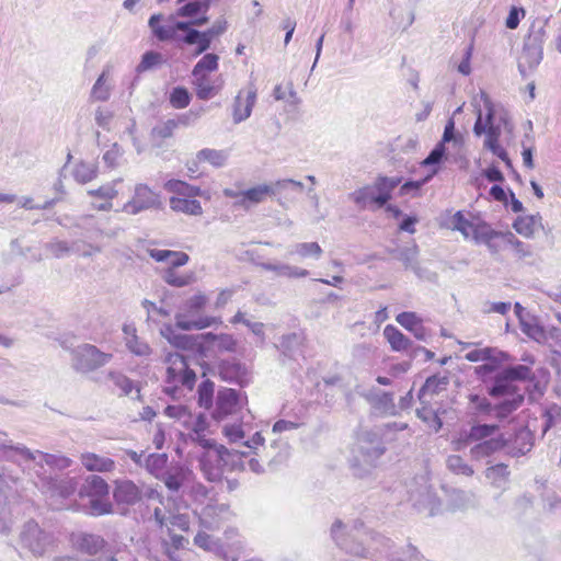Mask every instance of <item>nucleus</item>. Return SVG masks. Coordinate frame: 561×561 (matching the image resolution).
I'll use <instances>...</instances> for the list:
<instances>
[{
  "label": "nucleus",
  "instance_id": "f257e3e1",
  "mask_svg": "<svg viewBox=\"0 0 561 561\" xmlns=\"http://www.w3.org/2000/svg\"><path fill=\"white\" fill-rule=\"evenodd\" d=\"M442 226L458 231L465 239L471 238L476 243H483L490 253L504 261H520L531 254L529 245L519 241L511 231H495L481 215L468 210L447 211Z\"/></svg>",
  "mask_w": 561,
  "mask_h": 561
},
{
  "label": "nucleus",
  "instance_id": "f03ea898",
  "mask_svg": "<svg viewBox=\"0 0 561 561\" xmlns=\"http://www.w3.org/2000/svg\"><path fill=\"white\" fill-rule=\"evenodd\" d=\"M154 518L158 526L163 530L164 536L160 539L162 552L170 561H183L181 551L186 550L190 545L188 538L176 534V529L183 534L190 531V517L185 514L171 515L168 518L161 514L159 507L154 511Z\"/></svg>",
  "mask_w": 561,
  "mask_h": 561
},
{
  "label": "nucleus",
  "instance_id": "7ed1b4c3",
  "mask_svg": "<svg viewBox=\"0 0 561 561\" xmlns=\"http://www.w3.org/2000/svg\"><path fill=\"white\" fill-rule=\"evenodd\" d=\"M199 469L210 482H219L226 473L243 469L241 456L237 450L216 444L204 449L199 458Z\"/></svg>",
  "mask_w": 561,
  "mask_h": 561
},
{
  "label": "nucleus",
  "instance_id": "20e7f679",
  "mask_svg": "<svg viewBox=\"0 0 561 561\" xmlns=\"http://www.w3.org/2000/svg\"><path fill=\"white\" fill-rule=\"evenodd\" d=\"M164 188L171 193L169 207L176 213H183L191 216H201L204 210L198 197L210 199L208 192L199 186L191 185L188 182L180 179H170L165 182Z\"/></svg>",
  "mask_w": 561,
  "mask_h": 561
},
{
  "label": "nucleus",
  "instance_id": "39448f33",
  "mask_svg": "<svg viewBox=\"0 0 561 561\" xmlns=\"http://www.w3.org/2000/svg\"><path fill=\"white\" fill-rule=\"evenodd\" d=\"M470 454L474 459H481L494 455L506 446V439L499 433L496 424H476L470 427L469 433L463 440L458 442L457 449L466 445L473 444Z\"/></svg>",
  "mask_w": 561,
  "mask_h": 561
},
{
  "label": "nucleus",
  "instance_id": "423d86ee",
  "mask_svg": "<svg viewBox=\"0 0 561 561\" xmlns=\"http://www.w3.org/2000/svg\"><path fill=\"white\" fill-rule=\"evenodd\" d=\"M289 186L297 191H302L304 188L301 181L283 179L274 182L273 184H261L240 192L227 188L225 190V196L234 198L239 207L249 209L253 207V205L267 201L275 196L277 192Z\"/></svg>",
  "mask_w": 561,
  "mask_h": 561
},
{
  "label": "nucleus",
  "instance_id": "0eeeda50",
  "mask_svg": "<svg viewBox=\"0 0 561 561\" xmlns=\"http://www.w3.org/2000/svg\"><path fill=\"white\" fill-rule=\"evenodd\" d=\"M207 304L208 298L205 294H195L185 302V312L175 316L176 325L183 330H199L220 322L216 317L199 314Z\"/></svg>",
  "mask_w": 561,
  "mask_h": 561
},
{
  "label": "nucleus",
  "instance_id": "6e6552de",
  "mask_svg": "<svg viewBox=\"0 0 561 561\" xmlns=\"http://www.w3.org/2000/svg\"><path fill=\"white\" fill-rule=\"evenodd\" d=\"M79 495L89 497L91 515L100 516L112 513L113 505L108 501V483L98 474L85 480Z\"/></svg>",
  "mask_w": 561,
  "mask_h": 561
},
{
  "label": "nucleus",
  "instance_id": "1a4fd4ad",
  "mask_svg": "<svg viewBox=\"0 0 561 561\" xmlns=\"http://www.w3.org/2000/svg\"><path fill=\"white\" fill-rule=\"evenodd\" d=\"M167 381L174 388L179 385L193 389L196 381V375L190 369L187 360L181 354H169L167 357Z\"/></svg>",
  "mask_w": 561,
  "mask_h": 561
},
{
  "label": "nucleus",
  "instance_id": "9d476101",
  "mask_svg": "<svg viewBox=\"0 0 561 561\" xmlns=\"http://www.w3.org/2000/svg\"><path fill=\"white\" fill-rule=\"evenodd\" d=\"M248 398L233 389H221L218 391L216 407L213 412L215 419L221 420L236 414L247 404Z\"/></svg>",
  "mask_w": 561,
  "mask_h": 561
},
{
  "label": "nucleus",
  "instance_id": "9b49d317",
  "mask_svg": "<svg viewBox=\"0 0 561 561\" xmlns=\"http://www.w3.org/2000/svg\"><path fill=\"white\" fill-rule=\"evenodd\" d=\"M159 203V193L151 190L148 185L138 184L134 196L125 204L124 209L127 213L137 214L141 210L158 207Z\"/></svg>",
  "mask_w": 561,
  "mask_h": 561
},
{
  "label": "nucleus",
  "instance_id": "f8f14e48",
  "mask_svg": "<svg viewBox=\"0 0 561 561\" xmlns=\"http://www.w3.org/2000/svg\"><path fill=\"white\" fill-rule=\"evenodd\" d=\"M198 345L201 350L219 351V352H234L237 350V340L231 334L220 333H204L195 337L194 344Z\"/></svg>",
  "mask_w": 561,
  "mask_h": 561
},
{
  "label": "nucleus",
  "instance_id": "ddd939ff",
  "mask_svg": "<svg viewBox=\"0 0 561 561\" xmlns=\"http://www.w3.org/2000/svg\"><path fill=\"white\" fill-rule=\"evenodd\" d=\"M163 20L161 13H154L149 19V26L152 31L154 37L158 41L167 42L176 39V32L182 31L185 32L188 30V22L185 21H176L170 24H161L160 21Z\"/></svg>",
  "mask_w": 561,
  "mask_h": 561
},
{
  "label": "nucleus",
  "instance_id": "4468645a",
  "mask_svg": "<svg viewBox=\"0 0 561 561\" xmlns=\"http://www.w3.org/2000/svg\"><path fill=\"white\" fill-rule=\"evenodd\" d=\"M111 355L102 353L96 346L87 344L77 353V365L81 369L92 370L108 362Z\"/></svg>",
  "mask_w": 561,
  "mask_h": 561
},
{
  "label": "nucleus",
  "instance_id": "2eb2a0df",
  "mask_svg": "<svg viewBox=\"0 0 561 561\" xmlns=\"http://www.w3.org/2000/svg\"><path fill=\"white\" fill-rule=\"evenodd\" d=\"M69 539L75 550L89 557H94L105 547V540L98 535L71 534Z\"/></svg>",
  "mask_w": 561,
  "mask_h": 561
},
{
  "label": "nucleus",
  "instance_id": "dca6fc26",
  "mask_svg": "<svg viewBox=\"0 0 561 561\" xmlns=\"http://www.w3.org/2000/svg\"><path fill=\"white\" fill-rule=\"evenodd\" d=\"M209 7V1H188L178 9L176 15L180 18L193 19L191 22H188L190 25H203L209 21L207 16Z\"/></svg>",
  "mask_w": 561,
  "mask_h": 561
},
{
  "label": "nucleus",
  "instance_id": "f3484780",
  "mask_svg": "<svg viewBox=\"0 0 561 561\" xmlns=\"http://www.w3.org/2000/svg\"><path fill=\"white\" fill-rule=\"evenodd\" d=\"M231 517V512L227 505H207L201 514V524L208 528H220Z\"/></svg>",
  "mask_w": 561,
  "mask_h": 561
},
{
  "label": "nucleus",
  "instance_id": "a211bd4d",
  "mask_svg": "<svg viewBox=\"0 0 561 561\" xmlns=\"http://www.w3.org/2000/svg\"><path fill=\"white\" fill-rule=\"evenodd\" d=\"M193 76V85L196 92V96L199 100H209L216 95H218L221 87L222 80L220 78L213 79L210 75L199 73L192 75Z\"/></svg>",
  "mask_w": 561,
  "mask_h": 561
},
{
  "label": "nucleus",
  "instance_id": "6ab92c4d",
  "mask_svg": "<svg viewBox=\"0 0 561 561\" xmlns=\"http://www.w3.org/2000/svg\"><path fill=\"white\" fill-rule=\"evenodd\" d=\"M402 182L401 178L378 176L374 182V190L377 193L375 207L382 208L392 198V193Z\"/></svg>",
  "mask_w": 561,
  "mask_h": 561
},
{
  "label": "nucleus",
  "instance_id": "aec40b11",
  "mask_svg": "<svg viewBox=\"0 0 561 561\" xmlns=\"http://www.w3.org/2000/svg\"><path fill=\"white\" fill-rule=\"evenodd\" d=\"M113 496L117 504L134 505L140 501L141 492L133 481L121 480L115 482Z\"/></svg>",
  "mask_w": 561,
  "mask_h": 561
},
{
  "label": "nucleus",
  "instance_id": "412c9836",
  "mask_svg": "<svg viewBox=\"0 0 561 561\" xmlns=\"http://www.w3.org/2000/svg\"><path fill=\"white\" fill-rule=\"evenodd\" d=\"M256 100V90L250 88L247 91H239L233 104V119L239 123L251 115V108Z\"/></svg>",
  "mask_w": 561,
  "mask_h": 561
},
{
  "label": "nucleus",
  "instance_id": "4be33fe9",
  "mask_svg": "<svg viewBox=\"0 0 561 561\" xmlns=\"http://www.w3.org/2000/svg\"><path fill=\"white\" fill-rule=\"evenodd\" d=\"M119 181L108 182L95 190H89L88 195L101 199L100 203L93 204V209L96 210H110L112 208V201L117 197L119 191L116 185Z\"/></svg>",
  "mask_w": 561,
  "mask_h": 561
},
{
  "label": "nucleus",
  "instance_id": "5701e85b",
  "mask_svg": "<svg viewBox=\"0 0 561 561\" xmlns=\"http://www.w3.org/2000/svg\"><path fill=\"white\" fill-rule=\"evenodd\" d=\"M149 255L157 262H168V268H178L185 266L190 262V256L185 252L168 249H149Z\"/></svg>",
  "mask_w": 561,
  "mask_h": 561
},
{
  "label": "nucleus",
  "instance_id": "b1692460",
  "mask_svg": "<svg viewBox=\"0 0 561 561\" xmlns=\"http://www.w3.org/2000/svg\"><path fill=\"white\" fill-rule=\"evenodd\" d=\"M185 33L186 34L182 38V42L188 45H197L193 56H199L201 54L207 51L211 46V42L214 38L207 30L199 32L195 28L190 27L188 22V30H186Z\"/></svg>",
  "mask_w": 561,
  "mask_h": 561
},
{
  "label": "nucleus",
  "instance_id": "393cba45",
  "mask_svg": "<svg viewBox=\"0 0 561 561\" xmlns=\"http://www.w3.org/2000/svg\"><path fill=\"white\" fill-rule=\"evenodd\" d=\"M208 427L207 419L203 414L197 415L191 425V439L204 449L215 444L211 438L207 437Z\"/></svg>",
  "mask_w": 561,
  "mask_h": 561
},
{
  "label": "nucleus",
  "instance_id": "a878e982",
  "mask_svg": "<svg viewBox=\"0 0 561 561\" xmlns=\"http://www.w3.org/2000/svg\"><path fill=\"white\" fill-rule=\"evenodd\" d=\"M80 460L88 471L108 472L115 468V461L113 459L92 454V451L82 454Z\"/></svg>",
  "mask_w": 561,
  "mask_h": 561
},
{
  "label": "nucleus",
  "instance_id": "bb28decb",
  "mask_svg": "<svg viewBox=\"0 0 561 561\" xmlns=\"http://www.w3.org/2000/svg\"><path fill=\"white\" fill-rule=\"evenodd\" d=\"M396 321L409 332H412L416 339H424L425 329L423 320L415 312L403 311L396 316Z\"/></svg>",
  "mask_w": 561,
  "mask_h": 561
},
{
  "label": "nucleus",
  "instance_id": "cd10ccee",
  "mask_svg": "<svg viewBox=\"0 0 561 561\" xmlns=\"http://www.w3.org/2000/svg\"><path fill=\"white\" fill-rule=\"evenodd\" d=\"M382 335L390 344L392 351L402 352L411 347L412 342L393 324H387L382 330Z\"/></svg>",
  "mask_w": 561,
  "mask_h": 561
},
{
  "label": "nucleus",
  "instance_id": "c85d7f7f",
  "mask_svg": "<svg viewBox=\"0 0 561 561\" xmlns=\"http://www.w3.org/2000/svg\"><path fill=\"white\" fill-rule=\"evenodd\" d=\"M499 136V129L495 128L494 125H490L485 133L484 146L488 147L493 154L504 160L507 165H511V159L508 158L504 147L500 145Z\"/></svg>",
  "mask_w": 561,
  "mask_h": 561
},
{
  "label": "nucleus",
  "instance_id": "c756f323",
  "mask_svg": "<svg viewBox=\"0 0 561 561\" xmlns=\"http://www.w3.org/2000/svg\"><path fill=\"white\" fill-rule=\"evenodd\" d=\"M539 215H522L515 219L513 227L517 233L524 237H531L541 225Z\"/></svg>",
  "mask_w": 561,
  "mask_h": 561
},
{
  "label": "nucleus",
  "instance_id": "7c9ffc66",
  "mask_svg": "<svg viewBox=\"0 0 561 561\" xmlns=\"http://www.w3.org/2000/svg\"><path fill=\"white\" fill-rule=\"evenodd\" d=\"M525 401V396L520 392L513 393L508 398H506L503 402L495 404L493 407V411L495 412V416L499 419H505L513 412L519 408Z\"/></svg>",
  "mask_w": 561,
  "mask_h": 561
},
{
  "label": "nucleus",
  "instance_id": "2f4dec72",
  "mask_svg": "<svg viewBox=\"0 0 561 561\" xmlns=\"http://www.w3.org/2000/svg\"><path fill=\"white\" fill-rule=\"evenodd\" d=\"M199 159L203 160L204 165L208 164L213 168H222L228 163L229 152L227 150H217L206 147L199 150Z\"/></svg>",
  "mask_w": 561,
  "mask_h": 561
},
{
  "label": "nucleus",
  "instance_id": "473e14b6",
  "mask_svg": "<svg viewBox=\"0 0 561 561\" xmlns=\"http://www.w3.org/2000/svg\"><path fill=\"white\" fill-rule=\"evenodd\" d=\"M188 471L182 468H174L162 476V480L171 492L181 490L183 483L187 480Z\"/></svg>",
  "mask_w": 561,
  "mask_h": 561
},
{
  "label": "nucleus",
  "instance_id": "72a5a7b5",
  "mask_svg": "<svg viewBox=\"0 0 561 561\" xmlns=\"http://www.w3.org/2000/svg\"><path fill=\"white\" fill-rule=\"evenodd\" d=\"M160 333L168 339L169 343L180 348H191L194 345L195 337L190 335L175 334L171 324L161 328Z\"/></svg>",
  "mask_w": 561,
  "mask_h": 561
},
{
  "label": "nucleus",
  "instance_id": "f704fd0d",
  "mask_svg": "<svg viewBox=\"0 0 561 561\" xmlns=\"http://www.w3.org/2000/svg\"><path fill=\"white\" fill-rule=\"evenodd\" d=\"M218 68L219 56L214 53H208L198 59V61L193 67L192 75H199L201 72L210 75L211 72L217 71Z\"/></svg>",
  "mask_w": 561,
  "mask_h": 561
},
{
  "label": "nucleus",
  "instance_id": "c9c22d12",
  "mask_svg": "<svg viewBox=\"0 0 561 561\" xmlns=\"http://www.w3.org/2000/svg\"><path fill=\"white\" fill-rule=\"evenodd\" d=\"M195 279L194 274H180L176 268H165L163 272V280L172 287H186Z\"/></svg>",
  "mask_w": 561,
  "mask_h": 561
},
{
  "label": "nucleus",
  "instance_id": "e433bc0d",
  "mask_svg": "<svg viewBox=\"0 0 561 561\" xmlns=\"http://www.w3.org/2000/svg\"><path fill=\"white\" fill-rule=\"evenodd\" d=\"M98 176V165L89 162H79L73 169V178L79 183H88Z\"/></svg>",
  "mask_w": 561,
  "mask_h": 561
},
{
  "label": "nucleus",
  "instance_id": "4c0bfd02",
  "mask_svg": "<svg viewBox=\"0 0 561 561\" xmlns=\"http://www.w3.org/2000/svg\"><path fill=\"white\" fill-rule=\"evenodd\" d=\"M376 196L377 193L374 190V184L353 192V201L362 208L375 207L374 198H376Z\"/></svg>",
  "mask_w": 561,
  "mask_h": 561
},
{
  "label": "nucleus",
  "instance_id": "58836bf2",
  "mask_svg": "<svg viewBox=\"0 0 561 561\" xmlns=\"http://www.w3.org/2000/svg\"><path fill=\"white\" fill-rule=\"evenodd\" d=\"M190 101V91L184 87H176L170 92L169 102L173 108H186Z\"/></svg>",
  "mask_w": 561,
  "mask_h": 561
},
{
  "label": "nucleus",
  "instance_id": "ea45409f",
  "mask_svg": "<svg viewBox=\"0 0 561 561\" xmlns=\"http://www.w3.org/2000/svg\"><path fill=\"white\" fill-rule=\"evenodd\" d=\"M504 380L514 381V380H530L533 379V370L524 365H517L514 367H507L503 370Z\"/></svg>",
  "mask_w": 561,
  "mask_h": 561
},
{
  "label": "nucleus",
  "instance_id": "a19ab883",
  "mask_svg": "<svg viewBox=\"0 0 561 561\" xmlns=\"http://www.w3.org/2000/svg\"><path fill=\"white\" fill-rule=\"evenodd\" d=\"M516 387L512 386L508 380H504V373L502 371L495 380L493 388L489 390V394L492 397H510L513 393H517Z\"/></svg>",
  "mask_w": 561,
  "mask_h": 561
},
{
  "label": "nucleus",
  "instance_id": "79ce46f5",
  "mask_svg": "<svg viewBox=\"0 0 561 561\" xmlns=\"http://www.w3.org/2000/svg\"><path fill=\"white\" fill-rule=\"evenodd\" d=\"M294 253L302 259L320 257L323 254V249L317 242L299 243L295 247Z\"/></svg>",
  "mask_w": 561,
  "mask_h": 561
},
{
  "label": "nucleus",
  "instance_id": "37998d69",
  "mask_svg": "<svg viewBox=\"0 0 561 561\" xmlns=\"http://www.w3.org/2000/svg\"><path fill=\"white\" fill-rule=\"evenodd\" d=\"M179 122L175 119H169L156 125L152 129V135L159 140H165L171 137L178 129Z\"/></svg>",
  "mask_w": 561,
  "mask_h": 561
},
{
  "label": "nucleus",
  "instance_id": "c03bdc74",
  "mask_svg": "<svg viewBox=\"0 0 561 561\" xmlns=\"http://www.w3.org/2000/svg\"><path fill=\"white\" fill-rule=\"evenodd\" d=\"M447 466L456 474L472 476L474 473L471 466L460 456H450L447 459Z\"/></svg>",
  "mask_w": 561,
  "mask_h": 561
},
{
  "label": "nucleus",
  "instance_id": "a18cd8bd",
  "mask_svg": "<svg viewBox=\"0 0 561 561\" xmlns=\"http://www.w3.org/2000/svg\"><path fill=\"white\" fill-rule=\"evenodd\" d=\"M110 96V88L106 85V75H100L91 90V98L96 101H106Z\"/></svg>",
  "mask_w": 561,
  "mask_h": 561
},
{
  "label": "nucleus",
  "instance_id": "49530a36",
  "mask_svg": "<svg viewBox=\"0 0 561 561\" xmlns=\"http://www.w3.org/2000/svg\"><path fill=\"white\" fill-rule=\"evenodd\" d=\"M46 466L57 470H64L71 466V459L61 455L41 454Z\"/></svg>",
  "mask_w": 561,
  "mask_h": 561
},
{
  "label": "nucleus",
  "instance_id": "de8ad7c7",
  "mask_svg": "<svg viewBox=\"0 0 561 561\" xmlns=\"http://www.w3.org/2000/svg\"><path fill=\"white\" fill-rule=\"evenodd\" d=\"M448 378L445 376L428 377L423 383V393H437L447 387Z\"/></svg>",
  "mask_w": 561,
  "mask_h": 561
},
{
  "label": "nucleus",
  "instance_id": "09e8293b",
  "mask_svg": "<svg viewBox=\"0 0 561 561\" xmlns=\"http://www.w3.org/2000/svg\"><path fill=\"white\" fill-rule=\"evenodd\" d=\"M242 373V368L239 364H230V362H222L219 365V377L222 380H234L238 379Z\"/></svg>",
  "mask_w": 561,
  "mask_h": 561
},
{
  "label": "nucleus",
  "instance_id": "8fccbe9b",
  "mask_svg": "<svg viewBox=\"0 0 561 561\" xmlns=\"http://www.w3.org/2000/svg\"><path fill=\"white\" fill-rule=\"evenodd\" d=\"M273 96L276 100H286L290 102L296 101V92L293 90L291 81H288L285 85H276L273 90Z\"/></svg>",
  "mask_w": 561,
  "mask_h": 561
},
{
  "label": "nucleus",
  "instance_id": "3c124183",
  "mask_svg": "<svg viewBox=\"0 0 561 561\" xmlns=\"http://www.w3.org/2000/svg\"><path fill=\"white\" fill-rule=\"evenodd\" d=\"M168 462L165 455H150L147 459V468L157 478H160V470H162Z\"/></svg>",
  "mask_w": 561,
  "mask_h": 561
},
{
  "label": "nucleus",
  "instance_id": "603ef678",
  "mask_svg": "<svg viewBox=\"0 0 561 561\" xmlns=\"http://www.w3.org/2000/svg\"><path fill=\"white\" fill-rule=\"evenodd\" d=\"M185 167L191 178L197 179L204 174V163L203 160L199 159V151L195 154V157L187 160Z\"/></svg>",
  "mask_w": 561,
  "mask_h": 561
},
{
  "label": "nucleus",
  "instance_id": "864d4df0",
  "mask_svg": "<svg viewBox=\"0 0 561 561\" xmlns=\"http://www.w3.org/2000/svg\"><path fill=\"white\" fill-rule=\"evenodd\" d=\"M194 545L204 550H211L215 548V540L205 530H199L194 537Z\"/></svg>",
  "mask_w": 561,
  "mask_h": 561
},
{
  "label": "nucleus",
  "instance_id": "5fc2aeb1",
  "mask_svg": "<svg viewBox=\"0 0 561 561\" xmlns=\"http://www.w3.org/2000/svg\"><path fill=\"white\" fill-rule=\"evenodd\" d=\"M164 414L173 419H186L191 416L190 411L182 404H169L164 408Z\"/></svg>",
  "mask_w": 561,
  "mask_h": 561
},
{
  "label": "nucleus",
  "instance_id": "6e6d98bb",
  "mask_svg": "<svg viewBox=\"0 0 561 561\" xmlns=\"http://www.w3.org/2000/svg\"><path fill=\"white\" fill-rule=\"evenodd\" d=\"M445 153L444 144H437L434 149L427 154L425 159H423V165H432L439 163Z\"/></svg>",
  "mask_w": 561,
  "mask_h": 561
},
{
  "label": "nucleus",
  "instance_id": "4d7b16f0",
  "mask_svg": "<svg viewBox=\"0 0 561 561\" xmlns=\"http://www.w3.org/2000/svg\"><path fill=\"white\" fill-rule=\"evenodd\" d=\"M474 50V44L470 43L465 51L463 60L458 66V71L465 76L471 73V58Z\"/></svg>",
  "mask_w": 561,
  "mask_h": 561
},
{
  "label": "nucleus",
  "instance_id": "13d9d810",
  "mask_svg": "<svg viewBox=\"0 0 561 561\" xmlns=\"http://www.w3.org/2000/svg\"><path fill=\"white\" fill-rule=\"evenodd\" d=\"M468 399L471 403H473L476 410L479 412L490 413L491 410L494 409L485 398H481L479 394L471 393L469 394Z\"/></svg>",
  "mask_w": 561,
  "mask_h": 561
},
{
  "label": "nucleus",
  "instance_id": "bf43d9fd",
  "mask_svg": "<svg viewBox=\"0 0 561 561\" xmlns=\"http://www.w3.org/2000/svg\"><path fill=\"white\" fill-rule=\"evenodd\" d=\"M523 333L535 340H539L546 334L545 329L536 323H523Z\"/></svg>",
  "mask_w": 561,
  "mask_h": 561
},
{
  "label": "nucleus",
  "instance_id": "052dcab7",
  "mask_svg": "<svg viewBox=\"0 0 561 561\" xmlns=\"http://www.w3.org/2000/svg\"><path fill=\"white\" fill-rule=\"evenodd\" d=\"M519 13H522L523 16H525L524 9H517L516 7H513L510 12L508 16L505 20V25L510 30H516L517 25L519 23Z\"/></svg>",
  "mask_w": 561,
  "mask_h": 561
},
{
  "label": "nucleus",
  "instance_id": "680f3d73",
  "mask_svg": "<svg viewBox=\"0 0 561 561\" xmlns=\"http://www.w3.org/2000/svg\"><path fill=\"white\" fill-rule=\"evenodd\" d=\"M127 346L134 354L138 356H146L150 353V346L145 343H139L137 337L129 340Z\"/></svg>",
  "mask_w": 561,
  "mask_h": 561
},
{
  "label": "nucleus",
  "instance_id": "e2e57ef3",
  "mask_svg": "<svg viewBox=\"0 0 561 561\" xmlns=\"http://www.w3.org/2000/svg\"><path fill=\"white\" fill-rule=\"evenodd\" d=\"M161 61V55L159 53H156V51H149V53H146L144 56H142V60H141V64L140 66L144 68V69H148L150 67H153L156 65H159Z\"/></svg>",
  "mask_w": 561,
  "mask_h": 561
},
{
  "label": "nucleus",
  "instance_id": "0e129e2a",
  "mask_svg": "<svg viewBox=\"0 0 561 561\" xmlns=\"http://www.w3.org/2000/svg\"><path fill=\"white\" fill-rule=\"evenodd\" d=\"M224 434L233 442L240 440L244 437V433L240 425H228L224 428Z\"/></svg>",
  "mask_w": 561,
  "mask_h": 561
},
{
  "label": "nucleus",
  "instance_id": "69168bd1",
  "mask_svg": "<svg viewBox=\"0 0 561 561\" xmlns=\"http://www.w3.org/2000/svg\"><path fill=\"white\" fill-rule=\"evenodd\" d=\"M417 415L421 416L424 422H430V419H432L433 424L431 426L434 431H438L443 425L439 416L436 413L423 410L417 411Z\"/></svg>",
  "mask_w": 561,
  "mask_h": 561
},
{
  "label": "nucleus",
  "instance_id": "338daca9",
  "mask_svg": "<svg viewBox=\"0 0 561 561\" xmlns=\"http://www.w3.org/2000/svg\"><path fill=\"white\" fill-rule=\"evenodd\" d=\"M428 180V178H425L420 181H407L403 183V185L400 187V193L402 196L404 194L410 193L411 191L419 192L422 188L423 183H425Z\"/></svg>",
  "mask_w": 561,
  "mask_h": 561
},
{
  "label": "nucleus",
  "instance_id": "774afa93",
  "mask_svg": "<svg viewBox=\"0 0 561 561\" xmlns=\"http://www.w3.org/2000/svg\"><path fill=\"white\" fill-rule=\"evenodd\" d=\"M228 28V22L226 19H219L213 23L211 27L207 31L210 33L213 38H217L220 34L225 33Z\"/></svg>",
  "mask_w": 561,
  "mask_h": 561
}]
</instances>
